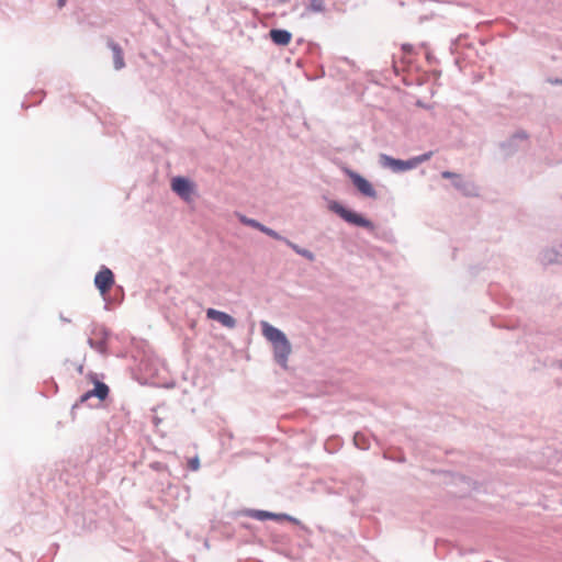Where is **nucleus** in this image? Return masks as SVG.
Wrapping results in <instances>:
<instances>
[{
	"mask_svg": "<svg viewBox=\"0 0 562 562\" xmlns=\"http://www.w3.org/2000/svg\"><path fill=\"white\" fill-rule=\"evenodd\" d=\"M349 177H350L353 186L358 189V191L362 195H364L367 198H371V199L376 198V191L373 188L372 183L368 179H366L360 173L355 172V171H351L349 173Z\"/></svg>",
	"mask_w": 562,
	"mask_h": 562,
	"instance_id": "8",
	"label": "nucleus"
},
{
	"mask_svg": "<svg viewBox=\"0 0 562 562\" xmlns=\"http://www.w3.org/2000/svg\"><path fill=\"white\" fill-rule=\"evenodd\" d=\"M432 155H434V151L429 150V151H426V153H424L422 155L412 157L414 167L416 168L419 164L429 160Z\"/></svg>",
	"mask_w": 562,
	"mask_h": 562,
	"instance_id": "18",
	"label": "nucleus"
},
{
	"mask_svg": "<svg viewBox=\"0 0 562 562\" xmlns=\"http://www.w3.org/2000/svg\"><path fill=\"white\" fill-rule=\"evenodd\" d=\"M452 186L465 196L479 195V188L476 184L473 181L465 179L462 175H459L456 181L452 182Z\"/></svg>",
	"mask_w": 562,
	"mask_h": 562,
	"instance_id": "10",
	"label": "nucleus"
},
{
	"mask_svg": "<svg viewBox=\"0 0 562 562\" xmlns=\"http://www.w3.org/2000/svg\"><path fill=\"white\" fill-rule=\"evenodd\" d=\"M415 105L420 106V105H424V104L418 100Z\"/></svg>",
	"mask_w": 562,
	"mask_h": 562,
	"instance_id": "30",
	"label": "nucleus"
},
{
	"mask_svg": "<svg viewBox=\"0 0 562 562\" xmlns=\"http://www.w3.org/2000/svg\"><path fill=\"white\" fill-rule=\"evenodd\" d=\"M460 173H457V172H453V171H449V170H445L441 172V177L445 178V179H450L452 182L456 181V179L459 177Z\"/></svg>",
	"mask_w": 562,
	"mask_h": 562,
	"instance_id": "23",
	"label": "nucleus"
},
{
	"mask_svg": "<svg viewBox=\"0 0 562 562\" xmlns=\"http://www.w3.org/2000/svg\"><path fill=\"white\" fill-rule=\"evenodd\" d=\"M402 50L404 52V54L409 55V54H413L414 47L411 44H403Z\"/></svg>",
	"mask_w": 562,
	"mask_h": 562,
	"instance_id": "26",
	"label": "nucleus"
},
{
	"mask_svg": "<svg viewBox=\"0 0 562 562\" xmlns=\"http://www.w3.org/2000/svg\"><path fill=\"white\" fill-rule=\"evenodd\" d=\"M206 316L210 319L217 321L227 328H234L236 326V319L226 312L218 311L215 308H209Z\"/></svg>",
	"mask_w": 562,
	"mask_h": 562,
	"instance_id": "11",
	"label": "nucleus"
},
{
	"mask_svg": "<svg viewBox=\"0 0 562 562\" xmlns=\"http://www.w3.org/2000/svg\"><path fill=\"white\" fill-rule=\"evenodd\" d=\"M172 191L183 201L190 202L195 194V184L189 178L183 176L173 177L171 180Z\"/></svg>",
	"mask_w": 562,
	"mask_h": 562,
	"instance_id": "3",
	"label": "nucleus"
},
{
	"mask_svg": "<svg viewBox=\"0 0 562 562\" xmlns=\"http://www.w3.org/2000/svg\"><path fill=\"white\" fill-rule=\"evenodd\" d=\"M286 1H288V0H280V2H282V3L286 2Z\"/></svg>",
	"mask_w": 562,
	"mask_h": 562,
	"instance_id": "32",
	"label": "nucleus"
},
{
	"mask_svg": "<svg viewBox=\"0 0 562 562\" xmlns=\"http://www.w3.org/2000/svg\"><path fill=\"white\" fill-rule=\"evenodd\" d=\"M280 241H283L288 247H290L295 254L300 255V251L303 249L297 244H294L290 239L283 236V239H279Z\"/></svg>",
	"mask_w": 562,
	"mask_h": 562,
	"instance_id": "21",
	"label": "nucleus"
},
{
	"mask_svg": "<svg viewBox=\"0 0 562 562\" xmlns=\"http://www.w3.org/2000/svg\"><path fill=\"white\" fill-rule=\"evenodd\" d=\"M87 344L91 349L95 350L98 353L99 349L102 348V344H97V341L93 340L92 338H88Z\"/></svg>",
	"mask_w": 562,
	"mask_h": 562,
	"instance_id": "25",
	"label": "nucleus"
},
{
	"mask_svg": "<svg viewBox=\"0 0 562 562\" xmlns=\"http://www.w3.org/2000/svg\"><path fill=\"white\" fill-rule=\"evenodd\" d=\"M108 47L112 50L113 67L115 70H121L125 67L124 55L122 47L111 38H108Z\"/></svg>",
	"mask_w": 562,
	"mask_h": 562,
	"instance_id": "13",
	"label": "nucleus"
},
{
	"mask_svg": "<svg viewBox=\"0 0 562 562\" xmlns=\"http://www.w3.org/2000/svg\"><path fill=\"white\" fill-rule=\"evenodd\" d=\"M353 442L357 448L366 450L368 449V445L366 442V437L362 434L357 432L353 437Z\"/></svg>",
	"mask_w": 562,
	"mask_h": 562,
	"instance_id": "19",
	"label": "nucleus"
},
{
	"mask_svg": "<svg viewBox=\"0 0 562 562\" xmlns=\"http://www.w3.org/2000/svg\"><path fill=\"white\" fill-rule=\"evenodd\" d=\"M59 318H60V321H61V322H64V323H70V319H69V318H67V317H65L63 314H60V315H59Z\"/></svg>",
	"mask_w": 562,
	"mask_h": 562,
	"instance_id": "28",
	"label": "nucleus"
},
{
	"mask_svg": "<svg viewBox=\"0 0 562 562\" xmlns=\"http://www.w3.org/2000/svg\"><path fill=\"white\" fill-rule=\"evenodd\" d=\"M114 284V274L111 269L102 266L94 277V286L101 294L108 293Z\"/></svg>",
	"mask_w": 562,
	"mask_h": 562,
	"instance_id": "5",
	"label": "nucleus"
},
{
	"mask_svg": "<svg viewBox=\"0 0 562 562\" xmlns=\"http://www.w3.org/2000/svg\"><path fill=\"white\" fill-rule=\"evenodd\" d=\"M300 256L304 257L305 259H307L308 261H314L315 260V255L314 252H312L311 250L306 249V248H303L301 251H300Z\"/></svg>",
	"mask_w": 562,
	"mask_h": 562,
	"instance_id": "24",
	"label": "nucleus"
},
{
	"mask_svg": "<svg viewBox=\"0 0 562 562\" xmlns=\"http://www.w3.org/2000/svg\"><path fill=\"white\" fill-rule=\"evenodd\" d=\"M528 139V134L525 131H518L513 134L508 139L502 142L499 144V148L503 151L505 157H510L517 153L519 149V142H525Z\"/></svg>",
	"mask_w": 562,
	"mask_h": 562,
	"instance_id": "6",
	"label": "nucleus"
},
{
	"mask_svg": "<svg viewBox=\"0 0 562 562\" xmlns=\"http://www.w3.org/2000/svg\"><path fill=\"white\" fill-rule=\"evenodd\" d=\"M380 164L384 168L391 169L393 172H404L411 169H414L413 159L409 158L407 160L393 158L386 154L380 155Z\"/></svg>",
	"mask_w": 562,
	"mask_h": 562,
	"instance_id": "4",
	"label": "nucleus"
},
{
	"mask_svg": "<svg viewBox=\"0 0 562 562\" xmlns=\"http://www.w3.org/2000/svg\"><path fill=\"white\" fill-rule=\"evenodd\" d=\"M558 367L562 369V360L558 362Z\"/></svg>",
	"mask_w": 562,
	"mask_h": 562,
	"instance_id": "31",
	"label": "nucleus"
},
{
	"mask_svg": "<svg viewBox=\"0 0 562 562\" xmlns=\"http://www.w3.org/2000/svg\"><path fill=\"white\" fill-rule=\"evenodd\" d=\"M269 34L271 41L279 46L288 45L292 38L291 32L282 29H272Z\"/></svg>",
	"mask_w": 562,
	"mask_h": 562,
	"instance_id": "14",
	"label": "nucleus"
},
{
	"mask_svg": "<svg viewBox=\"0 0 562 562\" xmlns=\"http://www.w3.org/2000/svg\"><path fill=\"white\" fill-rule=\"evenodd\" d=\"M99 333L101 338L95 340L97 344H102V348L99 349V353L102 356H108V338L110 336V330L105 326H101Z\"/></svg>",
	"mask_w": 562,
	"mask_h": 562,
	"instance_id": "16",
	"label": "nucleus"
},
{
	"mask_svg": "<svg viewBox=\"0 0 562 562\" xmlns=\"http://www.w3.org/2000/svg\"><path fill=\"white\" fill-rule=\"evenodd\" d=\"M244 516H247L249 518H254L260 521L265 520H273L274 517H277V513L262 510V509H246L244 512Z\"/></svg>",
	"mask_w": 562,
	"mask_h": 562,
	"instance_id": "15",
	"label": "nucleus"
},
{
	"mask_svg": "<svg viewBox=\"0 0 562 562\" xmlns=\"http://www.w3.org/2000/svg\"><path fill=\"white\" fill-rule=\"evenodd\" d=\"M539 261L543 266L561 265L562 266V243L546 248L539 254Z\"/></svg>",
	"mask_w": 562,
	"mask_h": 562,
	"instance_id": "7",
	"label": "nucleus"
},
{
	"mask_svg": "<svg viewBox=\"0 0 562 562\" xmlns=\"http://www.w3.org/2000/svg\"><path fill=\"white\" fill-rule=\"evenodd\" d=\"M306 10L310 12H313V13H323L326 10L325 1L324 0H308Z\"/></svg>",
	"mask_w": 562,
	"mask_h": 562,
	"instance_id": "17",
	"label": "nucleus"
},
{
	"mask_svg": "<svg viewBox=\"0 0 562 562\" xmlns=\"http://www.w3.org/2000/svg\"><path fill=\"white\" fill-rule=\"evenodd\" d=\"M549 82L552 83V85H558V83H562V79H549Z\"/></svg>",
	"mask_w": 562,
	"mask_h": 562,
	"instance_id": "27",
	"label": "nucleus"
},
{
	"mask_svg": "<svg viewBox=\"0 0 562 562\" xmlns=\"http://www.w3.org/2000/svg\"><path fill=\"white\" fill-rule=\"evenodd\" d=\"M57 4L59 8H63L66 4V0H57Z\"/></svg>",
	"mask_w": 562,
	"mask_h": 562,
	"instance_id": "29",
	"label": "nucleus"
},
{
	"mask_svg": "<svg viewBox=\"0 0 562 562\" xmlns=\"http://www.w3.org/2000/svg\"><path fill=\"white\" fill-rule=\"evenodd\" d=\"M239 221L241 224L256 228L276 240L283 239V236L277 231L263 225L255 218L247 217L246 215H239Z\"/></svg>",
	"mask_w": 562,
	"mask_h": 562,
	"instance_id": "9",
	"label": "nucleus"
},
{
	"mask_svg": "<svg viewBox=\"0 0 562 562\" xmlns=\"http://www.w3.org/2000/svg\"><path fill=\"white\" fill-rule=\"evenodd\" d=\"M261 328L265 338L272 344L276 362L281 368L286 369L289 356L292 351V347L286 335L281 329L272 326L266 321L261 322Z\"/></svg>",
	"mask_w": 562,
	"mask_h": 562,
	"instance_id": "1",
	"label": "nucleus"
},
{
	"mask_svg": "<svg viewBox=\"0 0 562 562\" xmlns=\"http://www.w3.org/2000/svg\"><path fill=\"white\" fill-rule=\"evenodd\" d=\"M109 392L110 389L105 383L95 381L93 389L81 395L80 402L83 403L92 396L98 397L100 401H104L108 397Z\"/></svg>",
	"mask_w": 562,
	"mask_h": 562,
	"instance_id": "12",
	"label": "nucleus"
},
{
	"mask_svg": "<svg viewBox=\"0 0 562 562\" xmlns=\"http://www.w3.org/2000/svg\"><path fill=\"white\" fill-rule=\"evenodd\" d=\"M188 465H189V469H190L191 471H196V470H199V468H200V459H199V457H196V456H195V457L191 458V459L189 460Z\"/></svg>",
	"mask_w": 562,
	"mask_h": 562,
	"instance_id": "22",
	"label": "nucleus"
},
{
	"mask_svg": "<svg viewBox=\"0 0 562 562\" xmlns=\"http://www.w3.org/2000/svg\"><path fill=\"white\" fill-rule=\"evenodd\" d=\"M273 520H288V521H291L295 525H299L300 524V520L289 514H284V513H281V514H277V517H274Z\"/></svg>",
	"mask_w": 562,
	"mask_h": 562,
	"instance_id": "20",
	"label": "nucleus"
},
{
	"mask_svg": "<svg viewBox=\"0 0 562 562\" xmlns=\"http://www.w3.org/2000/svg\"><path fill=\"white\" fill-rule=\"evenodd\" d=\"M328 209L337 214L339 217H341L345 222L348 224H351L353 226L363 227L368 232L374 234L376 236L375 232V225L372 221L364 217L362 214L357 213L352 210L347 209L338 201H330L328 204Z\"/></svg>",
	"mask_w": 562,
	"mask_h": 562,
	"instance_id": "2",
	"label": "nucleus"
}]
</instances>
